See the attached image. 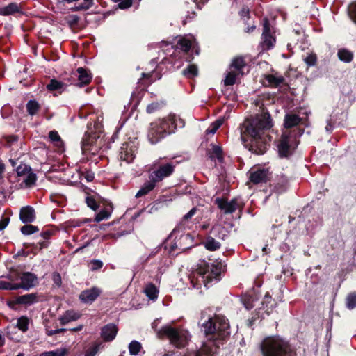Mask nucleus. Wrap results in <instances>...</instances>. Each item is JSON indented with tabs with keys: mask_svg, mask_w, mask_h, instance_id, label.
<instances>
[{
	"mask_svg": "<svg viewBox=\"0 0 356 356\" xmlns=\"http://www.w3.org/2000/svg\"><path fill=\"white\" fill-rule=\"evenodd\" d=\"M273 127V121L268 112L262 111L254 118L246 119L241 126V138L249 150L256 154H263L267 149V143L271 137L266 131Z\"/></svg>",
	"mask_w": 356,
	"mask_h": 356,
	"instance_id": "f257e3e1",
	"label": "nucleus"
},
{
	"mask_svg": "<svg viewBox=\"0 0 356 356\" xmlns=\"http://www.w3.org/2000/svg\"><path fill=\"white\" fill-rule=\"evenodd\" d=\"M203 330L207 338L204 342L218 348L229 336V325L227 319L222 316L209 318L202 324Z\"/></svg>",
	"mask_w": 356,
	"mask_h": 356,
	"instance_id": "f03ea898",
	"label": "nucleus"
},
{
	"mask_svg": "<svg viewBox=\"0 0 356 356\" xmlns=\"http://www.w3.org/2000/svg\"><path fill=\"white\" fill-rule=\"evenodd\" d=\"M185 122L175 115H169L152 122L148 131V138L152 144H156L167 135L172 134L177 127L183 128Z\"/></svg>",
	"mask_w": 356,
	"mask_h": 356,
	"instance_id": "7ed1b4c3",
	"label": "nucleus"
},
{
	"mask_svg": "<svg viewBox=\"0 0 356 356\" xmlns=\"http://www.w3.org/2000/svg\"><path fill=\"white\" fill-rule=\"evenodd\" d=\"M185 122L175 115H169L152 122L148 131V138L152 144H156L167 135L172 134L177 127L183 128Z\"/></svg>",
	"mask_w": 356,
	"mask_h": 356,
	"instance_id": "20e7f679",
	"label": "nucleus"
},
{
	"mask_svg": "<svg viewBox=\"0 0 356 356\" xmlns=\"http://www.w3.org/2000/svg\"><path fill=\"white\" fill-rule=\"evenodd\" d=\"M263 356H295L289 341L279 335L266 337L260 344Z\"/></svg>",
	"mask_w": 356,
	"mask_h": 356,
	"instance_id": "39448f33",
	"label": "nucleus"
},
{
	"mask_svg": "<svg viewBox=\"0 0 356 356\" xmlns=\"http://www.w3.org/2000/svg\"><path fill=\"white\" fill-rule=\"evenodd\" d=\"M159 338L167 337L170 343L174 346L181 348L184 347L190 339L188 331L183 329H176L170 325H165L157 332Z\"/></svg>",
	"mask_w": 356,
	"mask_h": 356,
	"instance_id": "423d86ee",
	"label": "nucleus"
},
{
	"mask_svg": "<svg viewBox=\"0 0 356 356\" xmlns=\"http://www.w3.org/2000/svg\"><path fill=\"white\" fill-rule=\"evenodd\" d=\"M222 266L220 265L203 263L194 274L196 275L197 282H202L205 287H209V284L220 280Z\"/></svg>",
	"mask_w": 356,
	"mask_h": 356,
	"instance_id": "0eeeda50",
	"label": "nucleus"
},
{
	"mask_svg": "<svg viewBox=\"0 0 356 356\" xmlns=\"http://www.w3.org/2000/svg\"><path fill=\"white\" fill-rule=\"evenodd\" d=\"M103 145L102 139L96 133L86 134L81 142L83 154L96 155Z\"/></svg>",
	"mask_w": 356,
	"mask_h": 356,
	"instance_id": "6e6552de",
	"label": "nucleus"
},
{
	"mask_svg": "<svg viewBox=\"0 0 356 356\" xmlns=\"http://www.w3.org/2000/svg\"><path fill=\"white\" fill-rule=\"evenodd\" d=\"M245 67V62L242 57H237L233 59L229 70L224 80L225 86H232L235 83L239 76L244 74L243 70Z\"/></svg>",
	"mask_w": 356,
	"mask_h": 356,
	"instance_id": "1a4fd4ad",
	"label": "nucleus"
},
{
	"mask_svg": "<svg viewBox=\"0 0 356 356\" xmlns=\"http://www.w3.org/2000/svg\"><path fill=\"white\" fill-rule=\"evenodd\" d=\"M297 146L296 139L291 136L290 132L284 131L277 145L278 152L280 157H288L291 155Z\"/></svg>",
	"mask_w": 356,
	"mask_h": 356,
	"instance_id": "9d476101",
	"label": "nucleus"
},
{
	"mask_svg": "<svg viewBox=\"0 0 356 356\" xmlns=\"http://www.w3.org/2000/svg\"><path fill=\"white\" fill-rule=\"evenodd\" d=\"M175 170V165L172 163L159 164L156 170H153L149 175V179H154L156 183L161 181L164 178L170 176Z\"/></svg>",
	"mask_w": 356,
	"mask_h": 356,
	"instance_id": "9b49d317",
	"label": "nucleus"
},
{
	"mask_svg": "<svg viewBox=\"0 0 356 356\" xmlns=\"http://www.w3.org/2000/svg\"><path fill=\"white\" fill-rule=\"evenodd\" d=\"M275 42V38L270 33V23L267 19H264V30L261 45L264 50L271 49Z\"/></svg>",
	"mask_w": 356,
	"mask_h": 356,
	"instance_id": "f8f14e48",
	"label": "nucleus"
},
{
	"mask_svg": "<svg viewBox=\"0 0 356 356\" xmlns=\"http://www.w3.org/2000/svg\"><path fill=\"white\" fill-rule=\"evenodd\" d=\"M215 203L226 214L232 213L239 207V202L237 198H234L228 202L226 200L218 197L215 200Z\"/></svg>",
	"mask_w": 356,
	"mask_h": 356,
	"instance_id": "ddd939ff",
	"label": "nucleus"
},
{
	"mask_svg": "<svg viewBox=\"0 0 356 356\" xmlns=\"http://www.w3.org/2000/svg\"><path fill=\"white\" fill-rule=\"evenodd\" d=\"M19 279L21 282L19 283H17V287L18 289H23L25 290H29L33 287L38 280L37 276L35 274L29 272L22 273L19 275Z\"/></svg>",
	"mask_w": 356,
	"mask_h": 356,
	"instance_id": "4468645a",
	"label": "nucleus"
},
{
	"mask_svg": "<svg viewBox=\"0 0 356 356\" xmlns=\"http://www.w3.org/2000/svg\"><path fill=\"white\" fill-rule=\"evenodd\" d=\"M136 147L133 143L122 144L119 153V158L121 161L131 163L135 157Z\"/></svg>",
	"mask_w": 356,
	"mask_h": 356,
	"instance_id": "2eb2a0df",
	"label": "nucleus"
},
{
	"mask_svg": "<svg viewBox=\"0 0 356 356\" xmlns=\"http://www.w3.org/2000/svg\"><path fill=\"white\" fill-rule=\"evenodd\" d=\"M249 173L250 181L255 184L266 182L269 175L268 170L264 168L252 169Z\"/></svg>",
	"mask_w": 356,
	"mask_h": 356,
	"instance_id": "dca6fc26",
	"label": "nucleus"
},
{
	"mask_svg": "<svg viewBox=\"0 0 356 356\" xmlns=\"http://www.w3.org/2000/svg\"><path fill=\"white\" fill-rule=\"evenodd\" d=\"M176 47L184 52H187L191 47L195 48V39L192 35L180 36L177 40Z\"/></svg>",
	"mask_w": 356,
	"mask_h": 356,
	"instance_id": "f3484780",
	"label": "nucleus"
},
{
	"mask_svg": "<svg viewBox=\"0 0 356 356\" xmlns=\"http://www.w3.org/2000/svg\"><path fill=\"white\" fill-rule=\"evenodd\" d=\"M101 291L97 287L82 291L79 295L80 300L84 303H92L100 295Z\"/></svg>",
	"mask_w": 356,
	"mask_h": 356,
	"instance_id": "a211bd4d",
	"label": "nucleus"
},
{
	"mask_svg": "<svg viewBox=\"0 0 356 356\" xmlns=\"http://www.w3.org/2000/svg\"><path fill=\"white\" fill-rule=\"evenodd\" d=\"M118 332V327L115 324H107L102 328L101 336L105 341H113Z\"/></svg>",
	"mask_w": 356,
	"mask_h": 356,
	"instance_id": "6ab92c4d",
	"label": "nucleus"
},
{
	"mask_svg": "<svg viewBox=\"0 0 356 356\" xmlns=\"http://www.w3.org/2000/svg\"><path fill=\"white\" fill-rule=\"evenodd\" d=\"M19 217L24 223L32 222L35 218V211L31 207H24L20 210Z\"/></svg>",
	"mask_w": 356,
	"mask_h": 356,
	"instance_id": "aec40b11",
	"label": "nucleus"
},
{
	"mask_svg": "<svg viewBox=\"0 0 356 356\" xmlns=\"http://www.w3.org/2000/svg\"><path fill=\"white\" fill-rule=\"evenodd\" d=\"M76 71L78 73L77 86L82 87L91 81L92 75L89 71L83 67H79Z\"/></svg>",
	"mask_w": 356,
	"mask_h": 356,
	"instance_id": "412c9836",
	"label": "nucleus"
},
{
	"mask_svg": "<svg viewBox=\"0 0 356 356\" xmlns=\"http://www.w3.org/2000/svg\"><path fill=\"white\" fill-rule=\"evenodd\" d=\"M156 184V182L154 179H149V180L145 182L140 189L137 192L136 197L138 198L147 195L155 188Z\"/></svg>",
	"mask_w": 356,
	"mask_h": 356,
	"instance_id": "4be33fe9",
	"label": "nucleus"
},
{
	"mask_svg": "<svg viewBox=\"0 0 356 356\" xmlns=\"http://www.w3.org/2000/svg\"><path fill=\"white\" fill-rule=\"evenodd\" d=\"M81 316V314L79 312H74L73 310L67 311L64 315L60 317L59 320L61 325H64L68 323L70 321H76L79 319Z\"/></svg>",
	"mask_w": 356,
	"mask_h": 356,
	"instance_id": "5701e85b",
	"label": "nucleus"
},
{
	"mask_svg": "<svg viewBox=\"0 0 356 356\" xmlns=\"http://www.w3.org/2000/svg\"><path fill=\"white\" fill-rule=\"evenodd\" d=\"M20 11L19 5L16 3H10L8 6L0 8V15L6 16L13 15Z\"/></svg>",
	"mask_w": 356,
	"mask_h": 356,
	"instance_id": "b1692460",
	"label": "nucleus"
},
{
	"mask_svg": "<svg viewBox=\"0 0 356 356\" xmlns=\"http://www.w3.org/2000/svg\"><path fill=\"white\" fill-rule=\"evenodd\" d=\"M301 122V118L296 114H286L284 118V127L291 128L298 125Z\"/></svg>",
	"mask_w": 356,
	"mask_h": 356,
	"instance_id": "393cba45",
	"label": "nucleus"
},
{
	"mask_svg": "<svg viewBox=\"0 0 356 356\" xmlns=\"http://www.w3.org/2000/svg\"><path fill=\"white\" fill-rule=\"evenodd\" d=\"M38 301V297L35 293H29L20 296L17 298V302L24 305H31Z\"/></svg>",
	"mask_w": 356,
	"mask_h": 356,
	"instance_id": "a878e982",
	"label": "nucleus"
},
{
	"mask_svg": "<svg viewBox=\"0 0 356 356\" xmlns=\"http://www.w3.org/2000/svg\"><path fill=\"white\" fill-rule=\"evenodd\" d=\"M266 81L268 85L273 87H277L284 82V78L277 74H268L265 76Z\"/></svg>",
	"mask_w": 356,
	"mask_h": 356,
	"instance_id": "bb28decb",
	"label": "nucleus"
},
{
	"mask_svg": "<svg viewBox=\"0 0 356 356\" xmlns=\"http://www.w3.org/2000/svg\"><path fill=\"white\" fill-rule=\"evenodd\" d=\"M144 292L145 295L152 300H155L158 298L159 290L152 283L146 285Z\"/></svg>",
	"mask_w": 356,
	"mask_h": 356,
	"instance_id": "cd10ccee",
	"label": "nucleus"
},
{
	"mask_svg": "<svg viewBox=\"0 0 356 356\" xmlns=\"http://www.w3.org/2000/svg\"><path fill=\"white\" fill-rule=\"evenodd\" d=\"M66 85L59 81L56 79H51L50 82L47 84V88L49 91H58L61 92L63 90H65Z\"/></svg>",
	"mask_w": 356,
	"mask_h": 356,
	"instance_id": "c85d7f7f",
	"label": "nucleus"
},
{
	"mask_svg": "<svg viewBox=\"0 0 356 356\" xmlns=\"http://www.w3.org/2000/svg\"><path fill=\"white\" fill-rule=\"evenodd\" d=\"M204 247L210 251H215L220 248V243L211 236H208L204 242Z\"/></svg>",
	"mask_w": 356,
	"mask_h": 356,
	"instance_id": "c756f323",
	"label": "nucleus"
},
{
	"mask_svg": "<svg viewBox=\"0 0 356 356\" xmlns=\"http://www.w3.org/2000/svg\"><path fill=\"white\" fill-rule=\"evenodd\" d=\"M212 346L203 343L202 346L195 353L194 356H214Z\"/></svg>",
	"mask_w": 356,
	"mask_h": 356,
	"instance_id": "7c9ffc66",
	"label": "nucleus"
},
{
	"mask_svg": "<svg viewBox=\"0 0 356 356\" xmlns=\"http://www.w3.org/2000/svg\"><path fill=\"white\" fill-rule=\"evenodd\" d=\"M210 157L213 159H216L219 162H222L223 161V153L221 147L218 145H212L211 149L210 151Z\"/></svg>",
	"mask_w": 356,
	"mask_h": 356,
	"instance_id": "2f4dec72",
	"label": "nucleus"
},
{
	"mask_svg": "<svg viewBox=\"0 0 356 356\" xmlns=\"http://www.w3.org/2000/svg\"><path fill=\"white\" fill-rule=\"evenodd\" d=\"M68 353V349L65 347H61L51 351L43 352L40 356H65Z\"/></svg>",
	"mask_w": 356,
	"mask_h": 356,
	"instance_id": "473e14b6",
	"label": "nucleus"
},
{
	"mask_svg": "<svg viewBox=\"0 0 356 356\" xmlns=\"http://www.w3.org/2000/svg\"><path fill=\"white\" fill-rule=\"evenodd\" d=\"M337 55L340 60L345 63H350L353 58V53L346 49H339Z\"/></svg>",
	"mask_w": 356,
	"mask_h": 356,
	"instance_id": "72a5a7b5",
	"label": "nucleus"
},
{
	"mask_svg": "<svg viewBox=\"0 0 356 356\" xmlns=\"http://www.w3.org/2000/svg\"><path fill=\"white\" fill-rule=\"evenodd\" d=\"M49 138L50 140L52 143H54L55 146H56L59 149H61L63 147V142L56 131H51L49 133Z\"/></svg>",
	"mask_w": 356,
	"mask_h": 356,
	"instance_id": "f704fd0d",
	"label": "nucleus"
},
{
	"mask_svg": "<svg viewBox=\"0 0 356 356\" xmlns=\"http://www.w3.org/2000/svg\"><path fill=\"white\" fill-rule=\"evenodd\" d=\"M29 319L25 316H22L17 321L16 327L22 332H25L29 329Z\"/></svg>",
	"mask_w": 356,
	"mask_h": 356,
	"instance_id": "c9c22d12",
	"label": "nucleus"
},
{
	"mask_svg": "<svg viewBox=\"0 0 356 356\" xmlns=\"http://www.w3.org/2000/svg\"><path fill=\"white\" fill-rule=\"evenodd\" d=\"M36 181V175L32 171L28 172L26 175L22 177V182L26 187H30L35 184Z\"/></svg>",
	"mask_w": 356,
	"mask_h": 356,
	"instance_id": "e433bc0d",
	"label": "nucleus"
},
{
	"mask_svg": "<svg viewBox=\"0 0 356 356\" xmlns=\"http://www.w3.org/2000/svg\"><path fill=\"white\" fill-rule=\"evenodd\" d=\"M197 67L193 64L189 65L186 69L183 70V74L188 78H193L197 75Z\"/></svg>",
	"mask_w": 356,
	"mask_h": 356,
	"instance_id": "4c0bfd02",
	"label": "nucleus"
},
{
	"mask_svg": "<svg viewBox=\"0 0 356 356\" xmlns=\"http://www.w3.org/2000/svg\"><path fill=\"white\" fill-rule=\"evenodd\" d=\"M40 108L39 104L35 100H30L26 104L27 112L29 115H35Z\"/></svg>",
	"mask_w": 356,
	"mask_h": 356,
	"instance_id": "58836bf2",
	"label": "nucleus"
},
{
	"mask_svg": "<svg viewBox=\"0 0 356 356\" xmlns=\"http://www.w3.org/2000/svg\"><path fill=\"white\" fill-rule=\"evenodd\" d=\"M224 232H225V229L220 225H217V226L213 227L211 230V233L216 237H218L222 240H224L226 236V234Z\"/></svg>",
	"mask_w": 356,
	"mask_h": 356,
	"instance_id": "ea45409f",
	"label": "nucleus"
},
{
	"mask_svg": "<svg viewBox=\"0 0 356 356\" xmlns=\"http://www.w3.org/2000/svg\"><path fill=\"white\" fill-rule=\"evenodd\" d=\"M31 168L26 164H21L16 168V172L18 177H23L28 172H31Z\"/></svg>",
	"mask_w": 356,
	"mask_h": 356,
	"instance_id": "a19ab883",
	"label": "nucleus"
},
{
	"mask_svg": "<svg viewBox=\"0 0 356 356\" xmlns=\"http://www.w3.org/2000/svg\"><path fill=\"white\" fill-rule=\"evenodd\" d=\"M141 348V344L139 342L133 341L129 343V350L131 355H136L140 352Z\"/></svg>",
	"mask_w": 356,
	"mask_h": 356,
	"instance_id": "79ce46f5",
	"label": "nucleus"
},
{
	"mask_svg": "<svg viewBox=\"0 0 356 356\" xmlns=\"http://www.w3.org/2000/svg\"><path fill=\"white\" fill-rule=\"evenodd\" d=\"M17 283L12 282L0 280V289L3 290H17Z\"/></svg>",
	"mask_w": 356,
	"mask_h": 356,
	"instance_id": "37998d69",
	"label": "nucleus"
},
{
	"mask_svg": "<svg viewBox=\"0 0 356 356\" xmlns=\"http://www.w3.org/2000/svg\"><path fill=\"white\" fill-rule=\"evenodd\" d=\"M346 306L350 309L356 307V293H351L347 296Z\"/></svg>",
	"mask_w": 356,
	"mask_h": 356,
	"instance_id": "c03bdc74",
	"label": "nucleus"
},
{
	"mask_svg": "<svg viewBox=\"0 0 356 356\" xmlns=\"http://www.w3.org/2000/svg\"><path fill=\"white\" fill-rule=\"evenodd\" d=\"M38 231L36 226L32 225H26L21 227V232L24 235H30Z\"/></svg>",
	"mask_w": 356,
	"mask_h": 356,
	"instance_id": "a18cd8bd",
	"label": "nucleus"
},
{
	"mask_svg": "<svg viewBox=\"0 0 356 356\" xmlns=\"http://www.w3.org/2000/svg\"><path fill=\"white\" fill-rule=\"evenodd\" d=\"M223 123V120H218L213 122L207 129V133L208 134H214L216 131L221 127Z\"/></svg>",
	"mask_w": 356,
	"mask_h": 356,
	"instance_id": "49530a36",
	"label": "nucleus"
},
{
	"mask_svg": "<svg viewBox=\"0 0 356 356\" xmlns=\"http://www.w3.org/2000/svg\"><path fill=\"white\" fill-rule=\"evenodd\" d=\"M102 343H95L89 348L85 353V356H95L100 349Z\"/></svg>",
	"mask_w": 356,
	"mask_h": 356,
	"instance_id": "de8ad7c7",
	"label": "nucleus"
},
{
	"mask_svg": "<svg viewBox=\"0 0 356 356\" xmlns=\"http://www.w3.org/2000/svg\"><path fill=\"white\" fill-rule=\"evenodd\" d=\"M111 213L106 210L100 211L95 216V221L100 222L104 219H107L110 217Z\"/></svg>",
	"mask_w": 356,
	"mask_h": 356,
	"instance_id": "09e8293b",
	"label": "nucleus"
},
{
	"mask_svg": "<svg viewBox=\"0 0 356 356\" xmlns=\"http://www.w3.org/2000/svg\"><path fill=\"white\" fill-rule=\"evenodd\" d=\"M317 60L316 55L315 54H309L304 58V61L308 66H314L316 65Z\"/></svg>",
	"mask_w": 356,
	"mask_h": 356,
	"instance_id": "8fccbe9b",
	"label": "nucleus"
},
{
	"mask_svg": "<svg viewBox=\"0 0 356 356\" xmlns=\"http://www.w3.org/2000/svg\"><path fill=\"white\" fill-rule=\"evenodd\" d=\"M348 13L350 19L356 24V1L349 6Z\"/></svg>",
	"mask_w": 356,
	"mask_h": 356,
	"instance_id": "3c124183",
	"label": "nucleus"
},
{
	"mask_svg": "<svg viewBox=\"0 0 356 356\" xmlns=\"http://www.w3.org/2000/svg\"><path fill=\"white\" fill-rule=\"evenodd\" d=\"M90 270L95 271L102 268L103 262L99 259H93L90 261Z\"/></svg>",
	"mask_w": 356,
	"mask_h": 356,
	"instance_id": "603ef678",
	"label": "nucleus"
},
{
	"mask_svg": "<svg viewBox=\"0 0 356 356\" xmlns=\"http://www.w3.org/2000/svg\"><path fill=\"white\" fill-rule=\"evenodd\" d=\"M86 203L87 205L92 209L96 210L98 207V204L95 200L92 197H86Z\"/></svg>",
	"mask_w": 356,
	"mask_h": 356,
	"instance_id": "864d4df0",
	"label": "nucleus"
},
{
	"mask_svg": "<svg viewBox=\"0 0 356 356\" xmlns=\"http://www.w3.org/2000/svg\"><path fill=\"white\" fill-rule=\"evenodd\" d=\"M65 330H66L65 328H60V329L56 328L55 330H52V329H49L48 327H46V333L48 336H52L55 334L65 332Z\"/></svg>",
	"mask_w": 356,
	"mask_h": 356,
	"instance_id": "5fc2aeb1",
	"label": "nucleus"
},
{
	"mask_svg": "<svg viewBox=\"0 0 356 356\" xmlns=\"http://www.w3.org/2000/svg\"><path fill=\"white\" fill-rule=\"evenodd\" d=\"M132 5V0H122L119 4L118 6L121 9H126L129 7H131Z\"/></svg>",
	"mask_w": 356,
	"mask_h": 356,
	"instance_id": "6e6d98bb",
	"label": "nucleus"
},
{
	"mask_svg": "<svg viewBox=\"0 0 356 356\" xmlns=\"http://www.w3.org/2000/svg\"><path fill=\"white\" fill-rule=\"evenodd\" d=\"M52 280L57 286H60L62 283L61 276L58 273H54Z\"/></svg>",
	"mask_w": 356,
	"mask_h": 356,
	"instance_id": "4d7b16f0",
	"label": "nucleus"
},
{
	"mask_svg": "<svg viewBox=\"0 0 356 356\" xmlns=\"http://www.w3.org/2000/svg\"><path fill=\"white\" fill-rule=\"evenodd\" d=\"M10 219L8 217L3 216L0 220V231L4 229L8 225Z\"/></svg>",
	"mask_w": 356,
	"mask_h": 356,
	"instance_id": "13d9d810",
	"label": "nucleus"
},
{
	"mask_svg": "<svg viewBox=\"0 0 356 356\" xmlns=\"http://www.w3.org/2000/svg\"><path fill=\"white\" fill-rule=\"evenodd\" d=\"M249 12L250 10L248 7H243L242 9L240 11V15L242 18H243L244 20H245V18L248 19H249Z\"/></svg>",
	"mask_w": 356,
	"mask_h": 356,
	"instance_id": "bf43d9fd",
	"label": "nucleus"
},
{
	"mask_svg": "<svg viewBox=\"0 0 356 356\" xmlns=\"http://www.w3.org/2000/svg\"><path fill=\"white\" fill-rule=\"evenodd\" d=\"M197 209L195 207L192 208L186 214L183 216V220H186L192 218L196 213Z\"/></svg>",
	"mask_w": 356,
	"mask_h": 356,
	"instance_id": "052dcab7",
	"label": "nucleus"
},
{
	"mask_svg": "<svg viewBox=\"0 0 356 356\" xmlns=\"http://www.w3.org/2000/svg\"><path fill=\"white\" fill-rule=\"evenodd\" d=\"M69 18V23L71 25L76 24L79 20V17L75 15L70 16Z\"/></svg>",
	"mask_w": 356,
	"mask_h": 356,
	"instance_id": "680f3d73",
	"label": "nucleus"
},
{
	"mask_svg": "<svg viewBox=\"0 0 356 356\" xmlns=\"http://www.w3.org/2000/svg\"><path fill=\"white\" fill-rule=\"evenodd\" d=\"M158 107V104L156 103L155 104H151L147 106V111L149 113H153Z\"/></svg>",
	"mask_w": 356,
	"mask_h": 356,
	"instance_id": "e2e57ef3",
	"label": "nucleus"
},
{
	"mask_svg": "<svg viewBox=\"0 0 356 356\" xmlns=\"http://www.w3.org/2000/svg\"><path fill=\"white\" fill-rule=\"evenodd\" d=\"M243 305L247 309H251L253 307L252 302L250 301L249 299L248 300L244 299Z\"/></svg>",
	"mask_w": 356,
	"mask_h": 356,
	"instance_id": "0e129e2a",
	"label": "nucleus"
},
{
	"mask_svg": "<svg viewBox=\"0 0 356 356\" xmlns=\"http://www.w3.org/2000/svg\"><path fill=\"white\" fill-rule=\"evenodd\" d=\"M208 0H193V3L195 4L197 7H200V4H204L206 3Z\"/></svg>",
	"mask_w": 356,
	"mask_h": 356,
	"instance_id": "69168bd1",
	"label": "nucleus"
},
{
	"mask_svg": "<svg viewBox=\"0 0 356 356\" xmlns=\"http://www.w3.org/2000/svg\"><path fill=\"white\" fill-rule=\"evenodd\" d=\"M5 171V165L0 162V179L3 177V174Z\"/></svg>",
	"mask_w": 356,
	"mask_h": 356,
	"instance_id": "338daca9",
	"label": "nucleus"
},
{
	"mask_svg": "<svg viewBox=\"0 0 356 356\" xmlns=\"http://www.w3.org/2000/svg\"><path fill=\"white\" fill-rule=\"evenodd\" d=\"M85 177L88 181H92L94 179V175L92 173L88 172Z\"/></svg>",
	"mask_w": 356,
	"mask_h": 356,
	"instance_id": "774afa93",
	"label": "nucleus"
}]
</instances>
